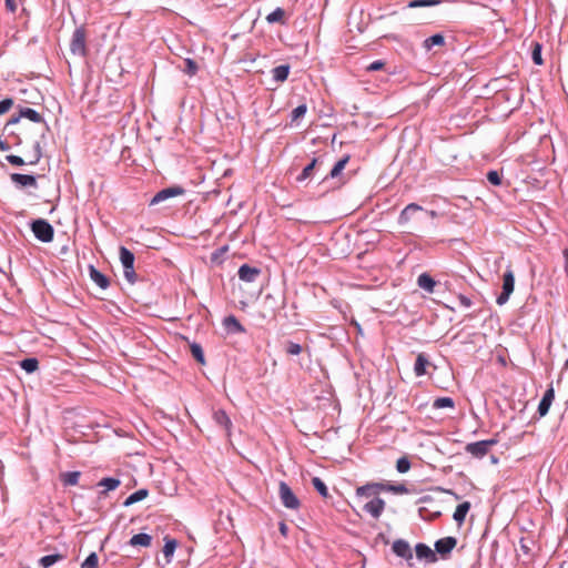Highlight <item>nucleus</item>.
<instances>
[{
    "mask_svg": "<svg viewBox=\"0 0 568 568\" xmlns=\"http://www.w3.org/2000/svg\"><path fill=\"white\" fill-rule=\"evenodd\" d=\"M31 230L34 236L44 243H49L53 240L54 230L52 225L45 220L39 219L31 223Z\"/></svg>",
    "mask_w": 568,
    "mask_h": 568,
    "instance_id": "nucleus-1",
    "label": "nucleus"
},
{
    "mask_svg": "<svg viewBox=\"0 0 568 568\" xmlns=\"http://www.w3.org/2000/svg\"><path fill=\"white\" fill-rule=\"evenodd\" d=\"M497 444L496 439L479 440L466 445L465 450L476 458L486 456L494 445Z\"/></svg>",
    "mask_w": 568,
    "mask_h": 568,
    "instance_id": "nucleus-2",
    "label": "nucleus"
},
{
    "mask_svg": "<svg viewBox=\"0 0 568 568\" xmlns=\"http://www.w3.org/2000/svg\"><path fill=\"white\" fill-rule=\"evenodd\" d=\"M515 287V276L514 272L508 268L503 276V292L497 297L496 302L498 305H504L509 300V296L514 292Z\"/></svg>",
    "mask_w": 568,
    "mask_h": 568,
    "instance_id": "nucleus-3",
    "label": "nucleus"
},
{
    "mask_svg": "<svg viewBox=\"0 0 568 568\" xmlns=\"http://www.w3.org/2000/svg\"><path fill=\"white\" fill-rule=\"evenodd\" d=\"M278 495L282 504L290 509H297L300 507V500L292 491L290 486L285 481H281L278 485Z\"/></svg>",
    "mask_w": 568,
    "mask_h": 568,
    "instance_id": "nucleus-4",
    "label": "nucleus"
},
{
    "mask_svg": "<svg viewBox=\"0 0 568 568\" xmlns=\"http://www.w3.org/2000/svg\"><path fill=\"white\" fill-rule=\"evenodd\" d=\"M85 40H87L85 30L83 28L75 29L72 34V39H71V43H70V49H71L72 53L78 54V55H84L85 51H87Z\"/></svg>",
    "mask_w": 568,
    "mask_h": 568,
    "instance_id": "nucleus-5",
    "label": "nucleus"
},
{
    "mask_svg": "<svg viewBox=\"0 0 568 568\" xmlns=\"http://www.w3.org/2000/svg\"><path fill=\"white\" fill-rule=\"evenodd\" d=\"M185 193V190L182 186L174 185L158 192L153 199L151 200V204H158L162 201H165L170 197L181 196Z\"/></svg>",
    "mask_w": 568,
    "mask_h": 568,
    "instance_id": "nucleus-6",
    "label": "nucleus"
},
{
    "mask_svg": "<svg viewBox=\"0 0 568 568\" xmlns=\"http://www.w3.org/2000/svg\"><path fill=\"white\" fill-rule=\"evenodd\" d=\"M386 489V485L382 483H368L366 485L356 488V495L358 497H373L378 495L381 491Z\"/></svg>",
    "mask_w": 568,
    "mask_h": 568,
    "instance_id": "nucleus-7",
    "label": "nucleus"
},
{
    "mask_svg": "<svg viewBox=\"0 0 568 568\" xmlns=\"http://www.w3.org/2000/svg\"><path fill=\"white\" fill-rule=\"evenodd\" d=\"M457 539L455 537L448 536L442 539H438L435 542V551L439 554L443 558H446L447 555L456 547Z\"/></svg>",
    "mask_w": 568,
    "mask_h": 568,
    "instance_id": "nucleus-8",
    "label": "nucleus"
},
{
    "mask_svg": "<svg viewBox=\"0 0 568 568\" xmlns=\"http://www.w3.org/2000/svg\"><path fill=\"white\" fill-rule=\"evenodd\" d=\"M323 164L322 158H313L312 161L302 170L301 174L297 175L296 181L302 183L315 175V172Z\"/></svg>",
    "mask_w": 568,
    "mask_h": 568,
    "instance_id": "nucleus-9",
    "label": "nucleus"
},
{
    "mask_svg": "<svg viewBox=\"0 0 568 568\" xmlns=\"http://www.w3.org/2000/svg\"><path fill=\"white\" fill-rule=\"evenodd\" d=\"M385 500L379 498V497H375L373 498L372 500H369L368 503H366L363 507V509L368 513L373 518L375 519H378L381 517V515L383 514L384 509H385Z\"/></svg>",
    "mask_w": 568,
    "mask_h": 568,
    "instance_id": "nucleus-10",
    "label": "nucleus"
},
{
    "mask_svg": "<svg viewBox=\"0 0 568 568\" xmlns=\"http://www.w3.org/2000/svg\"><path fill=\"white\" fill-rule=\"evenodd\" d=\"M555 399V389L552 385L548 387V389L545 392L539 405H538V414L540 417H544L548 414L550 406Z\"/></svg>",
    "mask_w": 568,
    "mask_h": 568,
    "instance_id": "nucleus-11",
    "label": "nucleus"
},
{
    "mask_svg": "<svg viewBox=\"0 0 568 568\" xmlns=\"http://www.w3.org/2000/svg\"><path fill=\"white\" fill-rule=\"evenodd\" d=\"M20 118H26L34 123L43 122L42 115L39 112H37L36 110H33L31 108H21L19 115L16 118H11L9 123H18Z\"/></svg>",
    "mask_w": 568,
    "mask_h": 568,
    "instance_id": "nucleus-12",
    "label": "nucleus"
},
{
    "mask_svg": "<svg viewBox=\"0 0 568 568\" xmlns=\"http://www.w3.org/2000/svg\"><path fill=\"white\" fill-rule=\"evenodd\" d=\"M237 274L241 281L252 283L258 277V275L261 274V270L257 267H252L247 264H243L239 268Z\"/></svg>",
    "mask_w": 568,
    "mask_h": 568,
    "instance_id": "nucleus-13",
    "label": "nucleus"
},
{
    "mask_svg": "<svg viewBox=\"0 0 568 568\" xmlns=\"http://www.w3.org/2000/svg\"><path fill=\"white\" fill-rule=\"evenodd\" d=\"M392 549L398 557L405 558L406 560H410L413 558L409 544L403 539L395 540Z\"/></svg>",
    "mask_w": 568,
    "mask_h": 568,
    "instance_id": "nucleus-14",
    "label": "nucleus"
},
{
    "mask_svg": "<svg viewBox=\"0 0 568 568\" xmlns=\"http://www.w3.org/2000/svg\"><path fill=\"white\" fill-rule=\"evenodd\" d=\"M416 556L418 559H425L429 562L436 561V554L425 544H417L415 547Z\"/></svg>",
    "mask_w": 568,
    "mask_h": 568,
    "instance_id": "nucleus-15",
    "label": "nucleus"
},
{
    "mask_svg": "<svg viewBox=\"0 0 568 568\" xmlns=\"http://www.w3.org/2000/svg\"><path fill=\"white\" fill-rule=\"evenodd\" d=\"M11 180L13 183H16L20 186L37 187V180L33 175L13 173V174H11Z\"/></svg>",
    "mask_w": 568,
    "mask_h": 568,
    "instance_id": "nucleus-16",
    "label": "nucleus"
},
{
    "mask_svg": "<svg viewBox=\"0 0 568 568\" xmlns=\"http://www.w3.org/2000/svg\"><path fill=\"white\" fill-rule=\"evenodd\" d=\"M423 211V207L419 206L416 203L408 204L400 213L399 215V223L400 224H408L412 221L413 214L416 212Z\"/></svg>",
    "mask_w": 568,
    "mask_h": 568,
    "instance_id": "nucleus-17",
    "label": "nucleus"
},
{
    "mask_svg": "<svg viewBox=\"0 0 568 568\" xmlns=\"http://www.w3.org/2000/svg\"><path fill=\"white\" fill-rule=\"evenodd\" d=\"M214 420L217 425L224 428L227 435L231 433L232 422L224 410L214 412Z\"/></svg>",
    "mask_w": 568,
    "mask_h": 568,
    "instance_id": "nucleus-18",
    "label": "nucleus"
},
{
    "mask_svg": "<svg viewBox=\"0 0 568 568\" xmlns=\"http://www.w3.org/2000/svg\"><path fill=\"white\" fill-rule=\"evenodd\" d=\"M417 284L420 288L426 291L427 293H433L436 286L435 280L429 276L427 273H423L417 278Z\"/></svg>",
    "mask_w": 568,
    "mask_h": 568,
    "instance_id": "nucleus-19",
    "label": "nucleus"
},
{
    "mask_svg": "<svg viewBox=\"0 0 568 568\" xmlns=\"http://www.w3.org/2000/svg\"><path fill=\"white\" fill-rule=\"evenodd\" d=\"M469 509H470L469 501H464V503L459 504L454 511V515H453L454 520L459 525L463 524L465 521V518H466Z\"/></svg>",
    "mask_w": 568,
    "mask_h": 568,
    "instance_id": "nucleus-20",
    "label": "nucleus"
},
{
    "mask_svg": "<svg viewBox=\"0 0 568 568\" xmlns=\"http://www.w3.org/2000/svg\"><path fill=\"white\" fill-rule=\"evenodd\" d=\"M430 365V362L428 358L423 354H418L415 365H414V372L416 376H423L426 374V368Z\"/></svg>",
    "mask_w": 568,
    "mask_h": 568,
    "instance_id": "nucleus-21",
    "label": "nucleus"
},
{
    "mask_svg": "<svg viewBox=\"0 0 568 568\" xmlns=\"http://www.w3.org/2000/svg\"><path fill=\"white\" fill-rule=\"evenodd\" d=\"M90 277L99 287L103 290H105L110 284L108 277L93 266L90 267Z\"/></svg>",
    "mask_w": 568,
    "mask_h": 568,
    "instance_id": "nucleus-22",
    "label": "nucleus"
},
{
    "mask_svg": "<svg viewBox=\"0 0 568 568\" xmlns=\"http://www.w3.org/2000/svg\"><path fill=\"white\" fill-rule=\"evenodd\" d=\"M152 537L148 534H136L131 537L129 544L133 547L141 546V547H149L151 546Z\"/></svg>",
    "mask_w": 568,
    "mask_h": 568,
    "instance_id": "nucleus-23",
    "label": "nucleus"
},
{
    "mask_svg": "<svg viewBox=\"0 0 568 568\" xmlns=\"http://www.w3.org/2000/svg\"><path fill=\"white\" fill-rule=\"evenodd\" d=\"M266 21L268 23H280L285 24L286 22V12L282 8H276L273 12L266 16Z\"/></svg>",
    "mask_w": 568,
    "mask_h": 568,
    "instance_id": "nucleus-24",
    "label": "nucleus"
},
{
    "mask_svg": "<svg viewBox=\"0 0 568 568\" xmlns=\"http://www.w3.org/2000/svg\"><path fill=\"white\" fill-rule=\"evenodd\" d=\"M121 481L118 478L106 477L101 479L98 483L99 487H103L104 490H102L100 494L105 495L109 490H114L120 486Z\"/></svg>",
    "mask_w": 568,
    "mask_h": 568,
    "instance_id": "nucleus-25",
    "label": "nucleus"
},
{
    "mask_svg": "<svg viewBox=\"0 0 568 568\" xmlns=\"http://www.w3.org/2000/svg\"><path fill=\"white\" fill-rule=\"evenodd\" d=\"M120 260L123 268H131V266H134V254L124 246L120 247Z\"/></svg>",
    "mask_w": 568,
    "mask_h": 568,
    "instance_id": "nucleus-26",
    "label": "nucleus"
},
{
    "mask_svg": "<svg viewBox=\"0 0 568 568\" xmlns=\"http://www.w3.org/2000/svg\"><path fill=\"white\" fill-rule=\"evenodd\" d=\"M273 78L277 82H284L290 74V65L282 64L272 70Z\"/></svg>",
    "mask_w": 568,
    "mask_h": 568,
    "instance_id": "nucleus-27",
    "label": "nucleus"
},
{
    "mask_svg": "<svg viewBox=\"0 0 568 568\" xmlns=\"http://www.w3.org/2000/svg\"><path fill=\"white\" fill-rule=\"evenodd\" d=\"M349 161V156L346 155L344 158H342L341 160H338L335 165L333 166V169L331 170L329 174L327 176L324 178V180H326L327 178H337L342 171L345 169L346 164L348 163Z\"/></svg>",
    "mask_w": 568,
    "mask_h": 568,
    "instance_id": "nucleus-28",
    "label": "nucleus"
},
{
    "mask_svg": "<svg viewBox=\"0 0 568 568\" xmlns=\"http://www.w3.org/2000/svg\"><path fill=\"white\" fill-rule=\"evenodd\" d=\"M224 325L227 329L236 333H244L245 328L242 326V324L237 321V318L233 315H230L224 318Z\"/></svg>",
    "mask_w": 568,
    "mask_h": 568,
    "instance_id": "nucleus-29",
    "label": "nucleus"
},
{
    "mask_svg": "<svg viewBox=\"0 0 568 568\" xmlns=\"http://www.w3.org/2000/svg\"><path fill=\"white\" fill-rule=\"evenodd\" d=\"M80 476H81L80 471H68V473L61 474L60 477H61V481L63 483V485L74 486L79 483Z\"/></svg>",
    "mask_w": 568,
    "mask_h": 568,
    "instance_id": "nucleus-30",
    "label": "nucleus"
},
{
    "mask_svg": "<svg viewBox=\"0 0 568 568\" xmlns=\"http://www.w3.org/2000/svg\"><path fill=\"white\" fill-rule=\"evenodd\" d=\"M445 44V38L442 34H434L423 42V47L429 51L434 45H444Z\"/></svg>",
    "mask_w": 568,
    "mask_h": 568,
    "instance_id": "nucleus-31",
    "label": "nucleus"
},
{
    "mask_svg": "<svg viewBox=\"0 0 568 568\" xmlns=\"http://www.w3.org/2000/svg\"><path fill=\"white\" fill-rule=\"evenodd\" d=\"M149 495V491L146 489H139L136 491H134L133 494H131L124 501V506H130V505H133L138 501H141L143 500L144 498H146Z\"/></svg>",
    "mask_w": 568,
    "mask_h": 568,
    "instance_id": "nucleus-32",
    "label": "nucleus"
},
{
    "mask_svg": "<svg viewBox=\"0 0 568 568\" xmlns=\"http://www.w3.org/2000/svg\"><path fill=\"white\" fill-rule=\"evenodd\" d=\"M63 558H64V556L61 555V554L48 555V556H43L42 558H40L39 564L43 568H49L50 566H52L55 562L62 560Z\"/></svg>",
    "mask_w": 568,
    "mask_h": 568,
    "instance_id": "nucleus-33",
    "label": "nucleus"
},
{
    "mask_svg": "<svg viewBox=\"0 0 568 568\" xmlns=\"http://www.w3.org/2000/svg\"><path fill=\"white\" fill-rule=\"evenodd\" d=\"M227 251H229V246L227 245H224V246L217 248L216 251H214L211 254V257H210L211 263L215 264V265L222 264L223 256L226 254Z\"/></svg>",
    "mask_w": 568,
    "mask_h": 568,
    "instance_id": "nucleus-34",
    "label": "nucleus"
},
{
    "mask_svg": "<svg viewBox=\"0 0 568 568\" xmlns=\"http://www.w3.org/2000/svg\"><path fill=\"white\" fill-rule=\"evenodd\" d=\"M531 58L535 64L541 65L544 63L541 58V44L539 42H532L531 45Z\"/></svg>",
    "mask_w": 568,
    "mask_h": 568,
    "instance_id": "nucleus-35",
    "label": "nucleus"
},
{
    "mask_svg": "<svg viewBox=\"0 0 568 568\" xmlns=\"http://www.w3.org/2000/svg\"><path fill=\"white\" fill-rule=\"evenodd\" d=\"M433 407L437 408V409L454 408L455 403H454L453 398H450V397H439L434 400Z\"/></svg>",
    "mask_w": 568,
    "mask_h": 568,
    "instance_id": "nucleus-36",
    "label": "nucleus"
},
{
    "mask_svg": "<svg viewBox=\"0 0 568 568\" xmlns=\"http://www.w3.org/2000/svg\"><path fill=\"white\" fill-rule=\"evenodd\" d=\"M183 72L190 77H193L196 74L199 67L197 63L192 59H185L184 60V68L182 69Z\"/></svg>",
    "mask_w": 568,
    "mask_h": 568,
    "instance_id": "nucleus-37",
    "label": "nucleus"
},
{
    "mask_svg": "<svg viewBox=\"0 0 568 568\" xmlns=\"http://www.w3.org/2000/svg\"><path fill=\"white\" fill-rule=\"evenodd\" d=\"M312 484H313L314 488L320 493L321 496H323L324 498L328 497V489L321 478L314 477L312 479Z\"/></svg>",
    "mask_w": 568,
    "mask_h": 568,
    "instance_id": "nucleus-38",
    "label": "nucleus"
},
{
    "mask_svg": "<svg viewBox=\"0 0 568 568\" xmlns=\"http://www.w3.org/2000/svg\"><path fill=\"white\" fill-rule=\"evenodd\" d=\"M442 3V0H413L408 3L409 8L432 7Z\"/></svg>",
    "mask_w": 568,
    "mask_h": 568,
    "instance_id": "nucleus-39",
    "label": "nucleus"
},
{
    "mask_svg": "<svg viewBox=\"0 0 568 568\" xmlns=\"http://www.w3.org/2000/svg\"><path fill=\"white\" fill-rule=\"evenodd\" d=\"M38 366H39V362L37 358H26L21 362V367L27 372V373H33L34 371L38 369Z\"/></svg>",
    "mask_w": 568,
    "mask_h": 568,
    "instance_id": "nucleus-40",
    "label": "nucleus"
},
{
    "mask_svg": "<svg viewBox=\"0 0 568 568\" xmlns=\"http://www.w3.org/2000/svg\"><path fill=\"white\" fill-rule=\"evenodd\" d=\"M99 558L95 552H91L82 562L81 568H98Z\"/></svg>",
    "mask_w": 568,
    "mask_h": 568,
    "instance_id": "nucleus-41",
    "label": "nucleus"
},
{
    "mask_svg": "<svg viewBox=\"0 0 568 568\" xmlns=\"http://www.w3.org/2000/svg\"><path fill=\"white\" fill-rule=\"evenodd\" d=\"M307 111L306 104H301L296 106L292 113H291V120L292 122L297 121L298 119L303 118Z\"/></svg>",
    "mask_w": 568,
    "mask_h": 568,
    "instance_id": "nucleus-42",
    "label": "nucleus"
},
{
    "mask_svg": "<svg viewBox=\"0 0 568 568\" xmlns=\"http://www.w3.org/2000/svg\"><path fill=\"white\" fill-rule=\"evenodd\" d=\"M191 353L199 363L204 364V353L199 344L191 345Z\"/></svg>",
    "mask_w": 568,
    "mask_h": 568,
    "instance_id": "nucleus-43",
    "label": "nucleus"
},
{
    "mask_svg": "<svg viewBox=\"0 0 568 568\" xmlns=\"http://www.w3.org/2000/svg\"><path fill=\"white\" fill-rule=\"evenodd\" d=\"M385 490L394 493V494H398V495H403V494H408L409 493V489L404 484L386 485V489Z\"/></svg>",
    "mask_w": 568,
    "mask_h": 568,
    "instance_id": "nucleus-44",
    "label": "nucleus"
},
{
    "mask_svg": "<svg viewBox=\"0 0 568 568\" xmlns=\"http://www.w3.org/2000/svg\"><path fill=\"white\" fill-rule=\"evenodd\" d=\"M396 469L398 473H407L410 469V462L407 457H402L396 463Z\"/></svg>",
    "mask_w": 568,
    "mask_h": 568,
    "instance_id": "nucleus-45",
    "label": "nucleus"
},
{
    "mask_svg": "<svg viewBox=\"0 0 568 568\" xmlns=\"http://www.w3.org/2000/svg\"><path fill=\"white\" fill-rule=\"evenodd\" d=\"M285 351L288 355H300L302 353V346L294 342H287L285 344Z\"/></svg>",
    "mask_w": 568,
    "mask_h": 568,
    "instance_id": "nucleus-46",
    "label": "nucleus"
},
{
    "mask_svg": "<svg viewBox=\"0 0 568 568\" xmlns=\"http://www.w3.org/2000/svg\"><path fill=\"white\" fill-rule=\"evenodd\" d=\"M176 548V541L171 539V540H166L164 547H163V554L165 557H169L171 556L174 550Z\"/></svg>",
    "mask_w": 568,
    "mask_h": 568,
    "instance_id": "nucleus-47",
    "label": "nucleus"
},
{
    "mask_svg": "<svg viewBox=\"0 0 568 568\" xmlns=\"http://www.w3.org/2000/svg\"><path fill=\"white\" fill-rule=\"evenodd\" d=\"M13 106V100L8 98L0 101V115L7 113Z\"/></svg>",
    "mask_w": 568,
    "mask_h": 568,
    "instance_id": "nucleus-48",
    "label": "nucleus"
},
{
    "mask_svg": "<svg viewBox=\"0 0 568 568\" xmlns=\"http://www.w3.org/2000/svg\"><path fill=\"white\" fill-rule=\"evenodd\" d=\"M487 180L493 184V185H499L501 183V180H500V176H499V173L497 171H489L487 173Z\"/></svg>",
    "mask_w": 568,
    "mask_h": 568,
    "instance_id": "nucleus-49",
    "label": "nucleus"
},
{
    "mask_svg": "<svg viewBox=\"0 0 568 568\" xmlns=\"http://www.w3.org/2000/svg\"><path fill=\"white\" fill-rule=\"evenodd\" d=\"M6 159L10 164L17 165V166H21L26 163L22 158H20L18 155H13V154L7 155Z\"/></svg>",
    "mask_w": 568,
    "mask_h": 568,
    "instance_id": "nucleus-50",
    "label": "nucleus"
},
{
    "mask_svg": "<svg viewBox=\"0 0 568 568\" xmlns=\"http://www.w3.org/2000/svg\"><path fill=\"white\" fill-rule=\"evenodd\" d=\"M124 277L130 282L134 283L136 278V273L134 271V266H131V268H124Z\"/></svg>",
    "mask_w": 568,
    "mask_h": 568,
    "instance_id": "nucleus-51",
    "label": "nucleus"
},
{
    "mask_svg": "<svg viewBox=\"0 0 568 568\" xmlns=\"http://www.w3.org/2000/svg\"><path fill=\"white\" fill-rule=\"evenodd\" d=\"M384 67H385V62H383V61H381V60H377V61L372 62V63L366 68V70H367V71H378V70H382Z\"/></svg>",
    "mask_w": 568,
    "mask_h": 568,
    "instance_id": "nucleus-52",
    "label": "nucleus"
},
{
    "mask_svg": "<svg viewBox=\"0 0 568 568\" xmlns=\"http://www.w3.org/2000/svg\"><path fill=\"white\" fill-rule=\"evenodd\" d=\"M36 149H37V152L34 154L33 159H31L29 161L30 164H37L39 162L40 158H41L39 143L36 144Z\"/></svg>",
    "mask_w": 568,
    "mask_h": 568,
    "instance_id": "nucleus-53",
    "label": "nucleus"
},
{
    "mask_svg": "<svg viewBox=\"0 0 568 568\" xmlns=\"http://www.w3.org/2000/svg\"><path fill=\"white\" fill-rule=\"evenodd\" d=\"M458 301L459 303L465 306V307H470L471 306V301L470 298H468L467 296L465 295H459L458 296Z\"/></svg>",
    "mask_w": 568,
    "mask_h": 568,
    "instance_id": "nucleus-54",
    "label": "nucleus"
},
{
    "mask_svg": "<svg viewBox=\"0 0 568 568\" xmlns=\"http://www.w3.org/2000/svg\"><path fill=\"white\" fill-rule=\"evenodd\" d=\"M6 7L9 11L16 12L18 4L16 0H6Z\"/></svg>",
    "mask_w": 568,
    "mask_h": 568,
    "instance_id": "nucleus-55",
    "label": "nucleus"
},
{
    "mask_svg": "<svg viewBox=\"0 0 568 568\" xmlns=\"http://www.w3.org/2000/svg\"><path fill=\"white\" fill-rule=\"evenodd\" d=\"M562 255H564V258H565L564 268H565L566 274L568 275V248L564 250Z\"/></svg>",
    "mask_w": 568,
    "mask_h": 568,
    "instance_id": "nucleus-56",
    "label": "nucleus"
},
{
    "mask_svg": "<svg viewBox=\"0 0 568 568\" xmlns=\"http://www.w3.org/2000/svg\"><path fill=\"white\" fill-rule=\"evenodd\" d=\"M278 529H280V532H281L284 537H286V536H287L288 528H287V526H286V524H285V523H280V527H278Z\"/></svg>",
    "mask_w": 568,
    "mask_h": 568,
    "instance_id": "nucleus-57",
    "label": "nucleus"
},
{
    "mask_svg": "<svg viewBox=\"0 0 568 568\" xmlns=\"http://www.w3.org/2000/svg\"><path fill=\"white\" fill-rule=\"evenodd\" d=\"M427 213L433 219L438 216V213L436 211H428Z\"/></svg>",
    "mask_w": 568,
    "mask_h": 568,
    "instance_id": "nucleus-58",
    "label": "nucleus"
},
{
    "mask_svg": "<svg viewBox=\"0 0 568 568\" xmlns=\"http://www.w3.org/2000/svg\"><path fill=\"white\" fill-rule=\"evenodd\" d=\"M8 149V145L0 140V150L4 151Z\"/></svg>",
    "mask_w": 568,
    "mask_h": 568,
    "instance_id": "nucleus-59",
    "label": "nucleus"
}]
</instances>
